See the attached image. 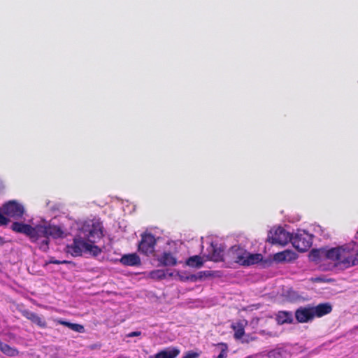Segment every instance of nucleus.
<instances>
[{"label":"nucleus","mask_w":358,"mask_h":358,"mask_svg":"<svg viewBox=\"0 0 358 358\" xmlns=\"http://www.w3.org/2000/svg\"><path fill=\"white\" fill-rule=\"evenodd\" d=\"M10 228L16 233L25 235L31 243L43 252L49 249L50 238H61L65 235L63 226L55 224L52 221L45 219L36 221L31 220L29 223L14 222Z\"/></svg>","instance_id":"f257e3e1"},{"label":"nucleus","mask_w":358,"mask_h":358,"mask_svg":"<svg viewBox=\"0 0 358 358\" xmlns=\"http://www.w3.org/2000/svg\"><path fill=\"white\" fill-rule=\"evenodd\" d=\"M102 235L101 226L99 222L85 223L74 236L73 242L66 245V251L73 257L83 255H97L101 250L94 243Z\"/></svg>","instance_id":"f03ea898"},{"label":"nucleus","mask_w":358,"mask_h":358,"mask_svg":"<svg viewBox=\"0 0 358 358\" xmlns=\"http://www.w3.org/2000/svg\"><path fill=\"white\" fill-rule=\"evenodd\" d=\"M355 252L356 243L354 241L322 251L327 259L345 267L355 266Z\"/></svg>","instance_id":"7ed1b4c3"},{"label":"nucleus","mask_w":358,"mask_h":358,"mask_svg":"<svg viewBox=\"0 0 358 358\" xmlns=\"http://www.w3.org/2000/svg\"><path fill=\"white\" fill-rule=\"evenodd\" d=\"M262 259L260 254H251L243 246L234 245L225 254V259L243 266H250L259 262Z\"/></svg>","instance_id":"20e7f679"},{"label":"nucleus","mask_w":358,"mask_h":358,"mask_svg":"<svg viewBox=\"0 0 358 358\" xmlns=\"http://www.w3.org/2000/svg\"><path fill=\"white\" fill-rule=\"evenodd\" d=\"M290 242L298 251L306 252L312 245L313 236L304 230H298L292 234Z\"/></svg>","instance_id":"39448f33"},{"label":"nucleus","mask_w":358,"mask_h":358,"mask_svg":"<svg viewBox=\"0 0 358 358\" xmlns=\"http://www.w3.org/2000/svg\"><path fill=\"white\" fill-rule=\"evenodd\" d=\"M292 234L282 227L273 228L268 234V241L272 244L285 245L290 241Z\"/></svg>","instance_id":"423d86ee"},{"label":"nucleus","mask_w":358,"mask_h":358,"mask_svg":"<svg viewBox=\"0 0 358 358\" xmlns=\"http://www.w3.org/2000/svg\"><path fill=\"white\" fill-rule=\"evenodd\" d=\"M5 215L14 220H20L24 213V206L16 201H9L2 206Z\"/></svg>","instance_id":"0eeeda50"},{"label":"nucleus","mask_w":358,"mask_h":358,"mask_svg":"<svg viewBox=\"0 0 358 358\" xmlns=\"http://www.w3.org/2000/svg\"><path fill=\"white\" fill-rule=\"evenodd\" d=\"M156 245L155 237L150 234L145 233L141 235V240L138 243V251L147 256L155 251Z\"/></svg>","instance_id":"6e6552de"},{"label":"nucleus","mask_w":358,"mask_h":358,"mask_svg":"<svg viewBox=\"0 0 358 358\" xmlns=\"http://www.w3.org/2000/svg\"><path fill=\"white\" fill-rule=\"evenodd\" d=\"M203 255L206 257V259L214 262L222 261L225 256L224 247L220 243L211 242L206 252H203Z\"/></svg>","instance_id":"1a4fd4ad"},{"label":"nucleus","mask_w":358,"mask_h":358,"mask_svg":"<svg viewBox=\"0 0 358 358\" xmlns=\"http://www.w3.org/2000/svg\"><path fill=\"white\" fill-rule=\"evenodd\" d=\"M159 263L164 266H173L177 264L176 253L170 251H164L158 257Z\"/></svg>","instance_id":"9d476101"},{"label":"nucleus","mask_w":358,"mask_h":358,"mask_svg":"<svg viewBox=\"0 0 358 358\" xmlns=\"http://www.w3.org/2000/svg\"><path fill=\"white\" fill-rule=\"evenodd\" d=\"M298 255L291 250H285L282 252H277L273 256V259L276 262H289L295 260Z\"/></svg>","instance_id":"9b49d317"},{"label":"nucleus","mask_w":358,"mask_h":358,"mask_svg":"<svg viewBox=\"0 0 358 358\" xmlns=\"http://www.w3.org/2000/svg\"><path fill=\"white\" fill-rule=\"evenodd\" d=\"M295 317L299 322H308L314 318L310 307L299 308L295 313Z\"/></svg>","instance_id":"f8f14e48"},{"label":"nucleus","mask_w":358,"mask_h":358,"mask_svg":"<svg viewBox=\"0 0 358 358\" xmlns=\"http://www.w3.org/2000/svg\"><path fill=\"white\" fill-rule=\"evenodd\" d=\"M120 262L125 266H138L141 264V259L136 253L127 254L121 257Z\"/></svg>","instance_id":"ddd939ff"},{"label":"nucleus","mask_w":358,"mask_h":358,"mask_svg":"<svg viewBox=\"0 0 358 358\" xmlns=\"http://www.w3.org/2000/svg\"><path fill=\"white\" fill-rule=\"evenodd\" d=\"M313 317H322L329 313L331 311V306L329 303H320L316 306L310 307Z\"/></svg>","instance_id":"4468645a"},{"label":"nucleus","mask_w":358,"mask_h":358,"mask_svg":"<svg viewBox=\"0 0 358 358\" xmlns=\"http://www.w3.org/2000/svg\"><path fill=\"white\" fill-rule=\"evenodd\" d=\"M180 353L176 348H169L157 353L154 358H176Z\"/></svg>","instance_id":"2eb2a0df"},{"label":"nucleus","mask_w":358,"mask_h":358,"mask_svg":"<svg viewBox=\"0 0 358 358\" xmlns=\"http://www.w3.org/2000/svg\"><path fill=\"white\" fill-rule=\"evenodd\" d=\"M23 315L41 327H46L45 321L35 313L27 310L24 312Z\"/></svg>","instance_id":"dca6fc26"},{"label":"nucleus","mask_w":358,"mask_h":358,"mask_svg":"<svg viewBox=\"0 0 358 358\" xmlns=\"http://www.w3.org/2000/svg\"><path fill=\"white\" fill-rule=\"evenodd\" d=\"M203 257L199 255H194L189 257L186 261V264L189 267L200 268L203 266V263L207 260Z\"/></svg>","instance_id":"f3484780"},{"label":"nucleus","mask_w":358,"mask_h":358,"mask_svg":"<svg viewBox=\"0 0 358 358\" xmlns=\"http://www.w3.org/2000/svg\"><path fill=\"white\" fill-rule=\"evenodd\" d=\"M245 321L234 322L231 324V328L234 331V337L236 339H241L245 334Z\"/></svg>","instance_id":"a211bd4d"},{"label":"nucleus","mask_w":358,"mask_h":358,"mask_svg":"<svg viewBox=\"0 0 358 358\" xmlns=\"http://www.w3.org/2000/svg\"><path fill=\"white\" fill-rule=\"evenodd\" d=\"M57 324H62L65 327H69L70 329L79 333H84L85 328L83 325L78 324H73L69 322L64 321L61 319H56L54 320Z\"/></svg>","instance_id":"6ab92c4d"},{"label":"nucleus","mask_w":358,"mask_h":358,"mask_svg":"<svg viewBox=\"0 0 358 358\" xmlns=\"http://www.w3.org/2000/svg\"><path fill=\"white\" fill-rule=\"evenodd\" d=\"M276 320L279 324L285 323H292L293 321V315L287 311H280L276 315Z\"/></svg>","instance_id":"aec40b11"},{"label":"nucleus","mask_w":358,"mask_h":358,"mask_svg":"<svg viewBox=\"0 0 358 358\" xmlns=\"http://www.w3.org/2000/svg\"><path fill=\"white\" fill-rule=\"evenodd\" d=\"M0 350L5 355L10 357L15 356L18 354V351L8 345L0 341Z\"/></svg>","instance_id":"412c9836"},{"label":"nucleus","mask_w":358,"mask_h":358,"mask_svg":"<svg viewBox=\"0 0 358 358\" xmlns=\"http://www.w3.org/2000/svg\"><path fill=\"white\" fill-rule=\"evenodd\" d=\"M148 275L154 280H162L166 278V271L164 269L153 270L149 273Z\"/></svg>","instance_id":"4be33fe9"},{"label":"nucleus","mask_w":358,"mask_h":358,"mask_svg":"<svg viewBox=\"0 0 358 358\" xmlns=\"http://www.w3.org/2000/svg\"><path fill=\"white\" fill-rule=\"evenodd\" d=\"M166 271V278H172L174 279L177 278V275H179V271L176 270L164 269Z\"/></svg>","instance_id":"5701e85b"},{"label":"nucleus","mask_w":358,"mask_h":358,"mask_svg":"<svg viewBox=\"0 0 358 358\" xmlns=\"http://www.w3.org/2000/svg\"><path fill=\"white\" fill-rule=\"evenodd\" d=\"M313 231L316 235H320L322 236H325L324 229L320 225H313Z\"/></svg>","instance_id":"b1692460"},{"label":"nucleus","mask_w":358,"mask_h":358,"mask_svg":"<svg viewBox=\"0 0 358 358\" xmlns=\"http://www.w3.org/2000/svg\"><path fill=\"white\" fill-rule=\"evenodd\" d=\"M195 278L194 275L185 276L179 272V275H177V278L180 281L193 280Z\"/></svg>","instance_id":"393cba45"},{"label":"nucleus","mask_w":358,"mask_h":358,"mask_svg":"<svg viewBox=\"0 0 358 358\" xmlns=\"http://www.w3.org/2000/svg\"><path fill=\"white\" fill-rule=\"evenodd\" d=\"M199 353L194 351H189L182 358H198Z\"/></svg>","instance_id":"a878e982"},{"label":"nucleus","mask_w":358,"mask_h":358,"mask_svg":"<svg viewBox=\"0 0 358 358\" xmlns=\"http://www.w3.org/2000/svg\"><path fill=\"white\" fill-rule=\"evenodd\" d=\"M1 210L0 208V225L1 226H4V225H6L8 224V223L9 222V219L7 218L1 212Z\"/></svg>","instance_id":"bb28decb"},{"label":"nucleus","mask_w":358,"mask_h":358,"mask_svg":"<svg viewBox=\"0 0 358 358\" xmlns=\"http://www.w3.org/2000/svg\"><path fill=\"white\" fill-rule=\"evenodd\" d=\"M227 357V348L225 345H222V349L219 352L217 357L218 358H226Z\"/></svg>","instance_id":"cd10ccee"},{"label":"nucleus","mask_w":358,"mask_h":358,"mask_svg":"<svg viewBox=\"0 0 358 358\" xmlns=\"http://www.w3.org/2000/svg\"><path fill=\"white\" fill-rule=\"evenodd\" d=\"M68 263H69V262L66 261V260L59 261V260L54 259L53 258H50L48 261H47L45 262V264H68Z\"/></svg>","instance_id":"c85d7f7f"},{"label":"nucleus","mask_w":358,"mask_h":358,"mask_svg":"<svg viewBox=\"0 0 358 358\" xmlns=\"http://www.w3.org/2000/svg\"><path fill=\"white\" fill-rule=\"evenodd\" d=\"M280 357V354L277 350H272L268 352L269 358H278Z\"/></svg>","instance_id":"c756f323"},{"label":"nucleus","mask_w":358,"mask_h":358,"mask_svg":"<svg viewBox=\"0 0 358 358\" xmlns=\"http://www.w3.org/2000/svg\"><path fill=\"white\" fill-rule=\"evenodd\" d=\"M141 335V331H132L131 333H129L128 334L126 335V337L131 338V337H134V336H139Z\"/></svg>","instance_id":"7c9ffc66"},{"label":"nucleus","mask_w":358,"mask_h":358,"mask_svg":"<svg viewBox=\"0 0 358 358\" xmlns=\"http://www.w3.org/2000/svg\"><path fill=\"white\" fill-rule=\"evenodd\" d=\"M355 265H358V244L356 243V252H355Z\"/></svg>","instance_id":"2f4dec72"},{"label":"nucleus","mask_w":358,"mask_h":358,"mask_svg":"<svg viewBox=\"0 0 358 358\" xmlns=\"http://www.w3.org/2000/svg\"><path fill=\"white\" fill-rule=\"evenodd\" d=\"M260 320V319L259 318H254L252 321V323H255V324H257L259 322V321Z\"/></svg>","instance_id":"473e14b6"},{"label":"nucleus","mask_w":358,"mask_h":358,"mask_svg":"<svg viewBox=\"0 0 358 358\" xmlns=\"http://www.w3.org/2000/svg\"><path fill=\"white\" fill-rule=\"evenodd\" d=\"M259 334H266V331L264 330H262V331H259Z\"/></svg>","instance_id":"72a5a7b5"},{"label":"nucleus","mask_w":358,"mask_h":358,"mask_svg":"<svg viewBox=\"0 0 358 358\" xmlns=\"http://www.w3.org/2000/svg\"><path fill=\"white\" fill-rule=\"evenodd\" d=\"M357 234H358V231H357Z\"/></svg>","instance_id":"f704fd0d"}]
</instances>
